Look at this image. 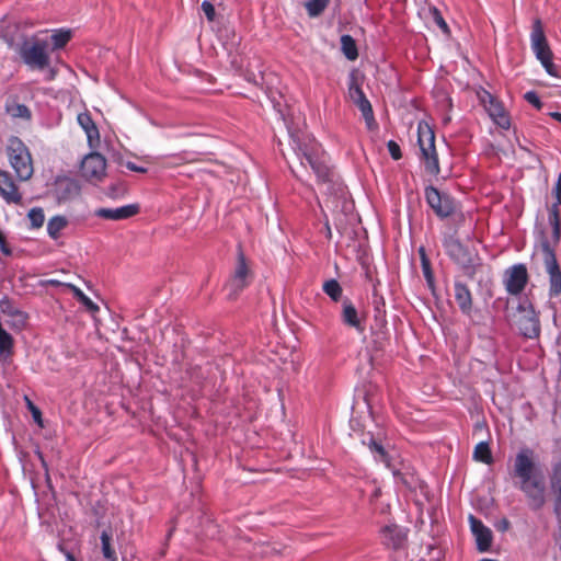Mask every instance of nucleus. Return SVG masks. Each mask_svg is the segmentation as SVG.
<instances>
[{"label":"nucleus","mask_w":561,"mask_h":561,"mask_svg":"<svg viewBox=\"0 0 561 561\" xmlns=\"http://www.w3.org/2000/svg\"><path fill=\"white\" fill-rule=\"evenodd\" d=\"M291 147L302 167L309 165L320 184L327 185L330 194L344 192L342 183L329 164L328 157L321 145L312 135L306 133H291Z\"/></svg>","instance_id":"1"},{"label":"nucleus","mask_w":561,"mask_h":561,"mask_svg":"<svg viewBox=\"0 0 561 561\" xmlns=\"http://www.w3.org/2000/svg\"><path fill=\"white\" fill-rule=\"evenodd\" d=\"M514 485L522 491L533 510L541 508L546 503L545 476L536 462L535 451L529 447L518 450L513 462Z\"/></svg>","instance_id":"2"},{"label":"nucleus","mask_w":561,"mask_h":561,"mask_svg":"<svg viewBox=\"0 0 561 561\" xmlns=\"http://www.w3.org/2000/svg\"><path fill=\"white\" fill-rule=\"evenodd\" d=\"M561 233H548L547 229H540L538 233V249L541 253L546 272L549 275V294L558 297L561 294V270L556 256V247L560 242Z\"/></svg>","instance_id":"3"},{"label":"nucleus","mask_w":561,"mask_h":561,"mask_svg":"<svg viewBox=\"0 0 561 561\" xmlns=\"http://www.w3.org/2000/svg\"><path fill=\"white\" fill-rule=\"evenodd\" d=\"M21 43L13 48L21 60L31 69L45 70L49 67L50 56L48 41L37 35L30 37L22 35Z\"/></svg>","instance_id":"4"},{"label":"nucleus","mask_w":561,"mask_h":561,"mask_svg":"<svg viewBox=\"0 0 561 561\" xmlns=\"http://www.w3.org/2000/svg\"><path fill=\"white\" fill-rule=\"evenodd\" d=\"M7 156L10 165L21 181H27L33 175V162L26 145L15 136L8 139Z\"/></svg>","instance_id":"5"},{"label":"nucleus","mask_w":561,"mask_h":561,"mask_svg":"<svg viewBox=\"0 0 561 561\" xmlns=\"http://www.w3.org/2000/svg\"><path fill=\"white\" fill-rule=\"evenodd\" d=\"M419 146L421 151V159L424 169L432 175H438L440 168L438 156L435 148V135L431 127L425 123H420L417 126Z\"/></svg>","instance_id":"6"},{"label":"nucleus","mask_w":561,"mask_h":561,"mask_svg":"<svg viewBox=\"0 0 561 561\" xmlns=\"http://www.w3.org/2000/svg\"><path fill=\"white\" fill-rule=\"evenodd\" d=\"M424 197L426 204L440 219L453 216L459 208V203L451 195L446 192L438 191L433 185L425 187Z\"/></svg>","instance_id":"7"},{"label":"nucleus","mask_w":561,"mask_h":561,"mask_svg":"<svg viewBox=\"0 0 561 561\" xmlns=\"http://www.w3.org/2000/svg\"><path fill=\"white\" fill-rule=\"evenodd\" d=\"M348 95L352 102L362 112L367 128L370 130L377 128L373 106L354 78L348 84Z\"/></svg>","instance_id":"8"},{"label":"nucleus","mask_w":561,"mask_h":561,"mask_svg":"<svg viewBox=\"0 0 561 561\" xmlns=\"http://www.w3.org/2000/svg\"><path fill=\"white\" fill-rule=\"evenodd\" d=\"M250 271L245 262L243 253H239L234 272L228 283L226 289L230 300L236 299L241 290L249 284Z\"/></svg>","instance_id":"9"},{"label":"nucleus","mask_w":561,"mask_h":561,"mask_svg":"<svg viewBox=\"0 0 561 561\" xmlns=\"http://www.w3.org/2000/svg\"><path fill=\"white\" fill-rule=\"evenodd\" d=\"M518 310L523 313L518 319V329L520 333L527 339H537L540 334V321L538 313L530 304L527 306L519 305Z\"/></svg>","instance_id":"10"},{"label":"nucleus","mask_w":561,"mask_h":561,"mask_svg":"<svg viewBox=\"0 0 561 561\" xmlns=\"http://www.w3.org/2000/svg\"><path fill=\"white\" fill-rule=\"evenodd\" d=\"M105 170L106 160L98 152L85 156L81 162V175L91 182L101 181L105 175Z\"/></svg>","instance_id":"11"},{"label":"nucleus","mask_w":561,"mask_h":561,"mask_svg":"<svg viewBox=\"0 0 561 561\" xmlns=\"http://www.w3.org/2000/svg\"><path fill=\"white\" fill-rule=\"evenodd\" d=\"M528 280L527 268L524 264H516L506 271L505 288L511 295L520 294Z\"/></svg>","instance_id":"12"},{"label":"nucleus","mask_w":561,"mask_h":561,"mask_svg":"<svg viewBox=\"0 0 561 561\" xmlns=\"http://www.w3.org/2000/svg\"><path fill=\"white\" fill-rule=\"evenodd\" d=\"M469 524L472 535L477 541V548L480 552H485L492 545V531L480 519L473 515H469Z\"/></svg>","instance_id":"13"},{"label":"nucleus","mask_w":561,"mask_h":561,"mask_svg":"<svg viewBox=\"0 0 561 561\" xmlns=\"http://www.w3.org/2000/svg\"><path fill=\"white\" fill-rule=\"evenodd\" d=\"M530 43L531 49L538 60H541L552 55V51L548 46L540 20H536L533 24L530 33Z\"/></svg>","instance_id":"14"},{"label":"nucleus","mask_w":561,"mask_h":561,"mask_svg":"<svg viewBox=\"0 0 561 561\" xmlns=\"http://www.w3.org/2000/svg\"><path fill=\"white\" fill-rule=\"evenodd\" d=\"M444 249L448 256L457 264L468 266L471 263V256L467 248L454 236L444 240Z\"/></svg>","instance_id":"15"},{"label":"nucleus","mask_w":561,"mask_h":561,"mask_svg":"<svg viewBox=\"0 0 561 561\" xmlns=\"http://www.w3.org/2000/svg\"><path fill=\"white\" fill-rule=\"evenodd\" d=\"M553 194L556 196V201L548 207L547 219L550 227V231H548V233H554V237H557V233H561V220L559 210L561 205V173L559 174L553 187Z\"/></svg>","instance_id":"16"},{"label":"nucleus","mask_w":561,"mask_h":561,"mask_svg":"<svg viewBox=\"0 0 561 561\" xmlns=\"http://www.w3.org/2000/svg\"><path fill=\"white\" fill-rule=\"evenodd\" d=\"M0 196L8 204L19 205L22 202V194L18 185L14 183L11 174L0 170Z\"/></svg>","instance_id":"17"},{"label":"nucleus","mask_w":561,"mask_h":561,"mask_svg":"<svg viewBox=\"0 0 561 561\" xmlns=\"http://www.w3.org/2000/svg\"><path fill=\"white\" fill-rule=\"evenodd\" d=\"M140 210L138 204H128L117 208H99L95 216L106 220H124L134 217Z\"/></svg>","instance_id":"18"},{"label":"nucleus","mask_w":561,"mask_h":561,"mask_svg":"<svg viewBox=\"0 0 561 561\" xmlns=\"http://www.w3.org/2000/svg\"><path fill=\"white\" fill-rule=\"evenodd\" d=\"M20 25L14 16L4 14L0 19V39H2L9 48H14L18 45V32Z\"/></svg>","instance_id":"19"},{"label":"nucleus","mask_w":561,"mask_h":561,"mask_svg":"<svg viewBox=\"0 0 561 561\" xmlns=\"http://www.w3.org/2000/svg\"><path fill=\"white\" fill-rule=\"evenodd\" d=\"M341 320L343 324L355 329L358 333H363L365 331L362 318L350 299H344L342 302Z\"/></svg>","instance_id":"20"},{"label":"nucleus","mask_w":561,"mask_h":561,"mask_svg":"<svg viewBox=\"0 0 561 561\" xmlns=\"http://www.w3.org/2000/svg\"><path fill=\"white\" fill-rule=\"evenodd\" d=\"M454 297L460 311L470 316L472 312V295L470 289L462 282L456 280L454 284Z\"/></svg>","instance_id":"21"},{"label":"nucleus","mask_w":561,"mask_h":561,"mask_svg":"<svg viewBox=\"0 0 561 561\" xmlns=\"http://www.w3.org/2000/svg\"><path fill=\"white\" fill-rule=\"evenodd\" d=\"M382 541L385 545L398 549L405 540L404 530L397 525H387L381 529Z\"/></svg>","instance_id":"22"},{"label":"nucleus","mask_w":561,"mask_h":561,"mask_svg":"<svg viewBox=\"0 0 561 561\" xmlns=\"http://www.w3.org/2000/svg\"><path fill=\"white\" fill-rule=\"evenodd\" d=\"M550 486L554 496V513L559 518H561V460L554 463L552 468Z\"/></svg>","instance_id":"23"},{"label":"nucleus","mask_w":561,"mask_h":561,"mask_svg":"<svg viewBox=\"0 0 561 561\" xmlns=\"http://www.w3.org/2000/svg\"><path fill=\"white\" fill-rule=\"evenodd\" d=\"M78 123L81 126V128L84 130L89 145L91 147H94L95 144L100 140V134L99 129L95 126L94 122L92 121L90 114L88 113H81L78 115Z\"/></svg>","instance_id":"24"},{"label":"nucleus","mask_w":561,"mask_h":561,"mask_svg":"<svg viewBox=\"0 0 561 561\" xmlns=\"http://www.w3.org/2000/svg\"><path fill=\"white\" fill-rule=\"evenodd\" d=\"M79 193L80 187L75 181L65 180L57 184V198L59 202L71 199L79 195Z\"/></svg>","instance_id":"25"},{"label":"nucleus","mask_w":561,"mask_h":561,"mask_svg":"<svg viewBox=\"0 0 561 561\" xmlns=\"http://www.w3.org/2000/svg\"><path fill=\"white\" fill-rule=\"evenodd\" d=\"M489 114L493 122L503 129H508L511 121L505 110L499 103L491 102Z\"/></svg>","instance_id":"26"},{"label":"nucleus","mask_w":561,"mask_h":561,"mask_svg":"<svg viewBox=\"0 0 561 561\" xmlns=\"http://www.w3.org/2000/svg\"><path fill=\"white\" fill-rule=\"evenodd\" d=\"M67 226L68 219L65 216H54L47 222V233L53 240H57L60 237L61 230Z\"/></svg>","instance_id":"27"},{"label":"nucleus","mask_w":561,"mask_h":561,"mask_svg":"<svg viewBox=\"0 0 561 561\" xmlns=\"http://www.w3.org/2000/svg\"><path fill=\"white\" fill-rule=\"evenodd\" d=\"M340 41H341V50H342L343 55L348 60L357 59L358 50H357V45H356L355 39L351 35L344 34L341 36Z\"/></svg>","instance_id":"28"},{"label":"nucleus","mask_w":561,"mask_h":561,"mask_svg":"<svg viewBox=\"0 0 561 561\" xmlns=\"http://www.w3.org/2000/svg\"><path fill=\"white\" fill-rule=\"evenodd\" d=\"M5 111L12 118L30 119L32 116L30 108L20 103H8L5 105Z\"/></svg>","instance_id":"29"},{"label":"nucleus","mask_w":561,"mask_h":561,"mask_svg":"<svg viewBox=\"0 0 561 561\" xmlns=\"http://www.w3.org/2000/svg\"><path fill=\"white\" fill-rule=\"evenodd\" d=\"M323 291L335 302L340 301L343 295V289L336 279H329L324 282Z\"/></svg>","instance_id":"30"},{"label":"nucleus","mask_w":561,"mask_h":561,"mask_svg":"<svg viewBox=\"0 0 561 561\" xmlns=\"http://www.w3.org/2000/svg\"><path fill=\"white\" fill-rule=\"evenodd\" d=\"M71 38V31L59 28L54 31L51 35L53 49H61L64 48Z\"/></svg>","instance_id":"31"},{"label":"nucleus","mask_w":561,"mask_h":561,"mask_svg":"<svg viewBox=\"0 0 561 561\" xmlns=\"http://www.w3.org/2000/svg\"><path fill=\"white\" fill-rule=\"evenodd\" d=\"M68 287L72 290L73 296L80 301L87 310L91 312L99 311V306L93 302L79 287L68 284Z\"/></svg>","instance_id":"32"},{"label":"nucleus","mask_w":561,"mask_h":561,"mask_svg":"<svg viewBox=\"0 0 561 561\" xmlns=\"http://www.w3.org/2000/svg\"><path fill=\"white\" fill-rule=\"evenodd\" d=\"M473 458L478 461H481L483 463H491L492 462V455L489 447V444L485 442H480L473 450Z\"/></svg>","instance_id":"33"},{"label":"nucleus","mask_w":561,"mask_h":561,"mask_svg":"<svg viewBox=\"0 0 561 561\" xmlns=\"http://www.w3.org/2000/svg\"><path fill=\"white\" fill-rule=\"evenodd\" d=\"M100 538H101L103 557L107 561H117L115 550L111 546V535L104 530V531H102Z\"/></svg>","instance_id":"34"},{"label":"nucleus","mask_w":561,"mask_h":561,"mask_svg":"<svg viewBox=\"0 0 561 561\" xmlns=\"http://www.w3.org/2000/svg\"><path fill=\"white\" fill-rule=\"evenodd\" d=\"M329 1L330 0H309L306 3L308 14L312 18L320 15L327 8Z\"/></svg>","instance_id":"35"},{"label":"nucleus","mask_w":561,"mask_h":561,"mask_svg":"<svg viewBox=\"0 0 561 561\" xmlns=\"http://www.w3.org/2000/svg\"><path fill=\"white\" fill-rule=\"evenodd\" d=\"M27 218L31 222L32 228H41L45 221L44 210L41 207H34L30 209Z\"/></svg>","instance_id":"36"},{"label":"nucleus","mask_w":561,"mask_h":561,"mask_svg":"<svg viewBox=\"0 0 561 561\" xmlns=\"http://www.w3.org/2000/svg\"><path fill=\"white\" fill-rule=\"evenodd\" d=\"M368 447L371 453L376 454L379 457L380 460H383L386 458L387 453L383 446L373 437L369 439Z\"/></svg>","instance_id":"37"},{"label":"nucleus","mask_w":561,"mask_h":561,"mask_svg":"<svg viewBox=\"0 0 561 561\" xmlns=\"http://www.w3.org/2000/svg\"><path fill=\"white\" fill-rule=\"evenodd\" d=\"M542 65V67L546 69V71L552 76V77H558V70H557V66L552 62V55L549 56V57H546L541 60H539Z\"/></svg>","instance_id":"38"},{"label":"nucleus","mask_w":561,"mask_h":561,"mask_svg":"<svg viewBox=\"0 0 561 561\" xmlns=\"http://www.w3.org/2000/svg\"><path fill=\"white\" fill-rule=\"evenodd\" d=\"M388 151L393 160H399L402 157L400 146L394 140H389L387 144Z\"/></svg>","instance_id":"39"},{"label":"nucleus","mask_w":561,"mask_h":561,"mask_svg":"<svg viewBox=\"0 0 561 561\" xmlns=\"http://www.w3.org/2000/svg\"><path fill=\"white\" fill-rule=\"evenodd\" d=\"M525 100L534 105L536 108L540 110L541 106H542V103L540 101V98L538 96V94L535 92V91H528L525 93L524 95Z\"/></svg>","instance_id":"40"},{"label":"nucleus","mask_w":561,"mask_h":561,"mask_svg":"<svg viewBox=\"0 0 561 561\" xmlns=\"http://www.w3.org/2000/svg\"><path fill=\"white\" fill-rule=\"evenodd\" d=\"M201 7H202V10L205 13L207 20L208 21H214V19H215V8H214V5L209 1L205 0V1L202 2Z\"/></svg>","instance_id":"41"},{"label":"nucleus","mask_w":561,"mask_h":561,"mask_svg":"<svg viewBox=\"0 0 561 561\" xmlns=\"http://www.w3.org/2000/svg\"><path fill=\"white\" fill-rule=\"evenodd\" d=\"M26 402H27V407L32 413L34 421L36 423H38L39 425H42V413H41L39 409L37 407H35L28 398H26Z\"/></svg>","instance_id":"42"},{"label":"nucleus","mask_w":561,"mask_h":561,"mask_svg":"<svg viewBox=\"0 0 561 561\" xmlns=\"http://www.w3.org/2000/svg\"><path fill=\"white\" fill-rule=\"evenodd\" d=\"M494 527L497 531L505 533L511 527V523L507 518H502L495 522Z\"/></svg>","instance_id":"43"},{"label":"nucleus","mask_w":561,"mask_h":561,"mask_svg":"<svg viewBox=\"0 0 561 561\" xmlns=\"http://www.w3.org/2000/svg\"><path fill=\"white\" fill-rule=\"evenodd\" d=\"M46 69H47V73H46L45 80L53 81L57 76V70L50 66Z\"/></svg>","instance_id":"44"},{"label":"nucleus","mask_w":561,"mask_h":561,"mask_svg":"<svg viewBox=\"0 0 561 561\" xmlns=\"http://www.w3.org/2000/svg\"><path fill=\"white\" fill-rule=\"evenodd\" d=\"M126 167L131 170V171H135V172H140V173H145L146 172V169L142 168V167H138L137 164H135L134 162H127Z\"/></svg>","instance_id":"45"},{"label":"nucleus","mask_w":561,"mask_h":561,"mask_svg":"<svg viewBox=\"0 0 561 561\" xmlns=\"http://www.w3.org/2000/svg\"><path fill=\"white\" fill-rule=\"evenodd\" d=\"M423 271H424L426 278L430 279V277H431L430 265L424 257H423Z\"/></svg>","instance_id":"46"},{"label":"nucleus","mask_w":561,"mask_h":561,"mask_svg":"<svg viewBox=\"0 0 561 561\" xmlns=\"http://www.w3.org/2000/svg\"><path fill=\"white\" fill-rule=\"evenodd\" d=\"M549 115L556 119L557 122L561 123V113L560 112H551Z\"/></svg>","instance_id":"47"},{"label":"nucleus","mask_w":561,"mask_h":561,"mask_svg":"<svg viewBox=\"0 0 561 561\" xmlns=\"http://www.w3.org/2000/svg\"><path fill=\"white\" fill-rule=\"evenodd\" d=\"M66 558H67V561H76L75 557L70 552L66 553Z\"/></svg>","instance_id":"48"},{"label":"nucleus","mask_w":561,"mask_h":561,"mask_svg":"<svg viewBox=\"0 0 561 561\" xmlns=\"http://www.w3.org/2000/svg\"><path fill=\"white\" fill-rule=\"evenodd\" d=\"M66 558H67V561H76L75 557L70 552L66 553Z\"/></svg>","instance_id":"49"},{"label":"nucleus","mask_w":561,"mask_h":561,"mask_svg":"<svg viewBox=\"0 0 561 561\" xmlns=\"http://www.w3.org/2000/svg\"><path fill=\"white\" fill-rule=\"evenodd\" d=\"M438 24H439L443 28H447V24H446V22H445L442 18L439 19Z\"/></svg>","instance_id":"50"},{"label":"nucleus","mask_w":561,"mask_h":561,"mask_svg":"<svg viewBox=\"0 0 561 561\" xmlns=\"http://www.w3.org/2000/svg\"><path fill=\"white\" fill-rule=\"evenodd\" d=\"M4 237L2 234V232L0 231V244H4Z\"/></svg>","instance_id":"51"},{"label":"nucleus","mask_w":561,"mask_h":561,"mask_svg":"<svg viewBox=\"0 0 561 561\" xmlns=\"http://www.w3.org/2000/svg\"><path fill=\"white\" fill-rule=\"evenodd\" d=\"M325 228H327V232H328V234H329V236H331V228H330V226H329V224H328V222L325 224Z\"/></svg>","instance_id":"52"}]
</instances>
